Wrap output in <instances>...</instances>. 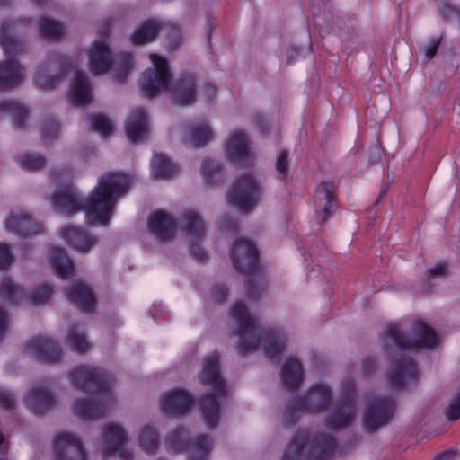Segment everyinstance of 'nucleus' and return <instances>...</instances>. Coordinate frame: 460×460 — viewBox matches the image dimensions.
I'll return each instance as SVG.
<instances>
[{
	"mask_svg": "<svg viewBox=\"0 0 460 460\" xmlns=\"http://www.w3.org/2000/svg\"><path fill=\"white\" fill-rule=\"evenodd\" d=\"M131 179L122 173L102 175L88 199L81 198L76 189L66 183L52 195V207L60 213L73 215L85 211L91 224L106 225L113 215L117 201L128 190Z\"/></svg>",
	"mask_w": 460,
	"mask_h": 460,
	"instance_id": "nucleus-1",
	"label": "nucleus"
},
{
	"mask_svg": "<svg viewBox=\"0 0 460 460\" xmlns=\"http://www.w3.org/2000/svg\"><path fill=\"white\" fill-rule=\"evenodd\" d=\"M411 332L412 337H408L399 323L390 324L385 332L384 353L391 360L387 380L394 389L417 380V366L409 356V349H431L438 342L436 332L422 322L413 323Z\"/></svg>",
	"mask_w": 460,
	"mask_h": 460,
	"instance_id": "nucleus-2",
	"label": "nucleus"
},
{
	"mask_svg": "<svg viewBox=\"0 0 460 460\" xmlns=\"http://www.w3.org/2000/svg\"><path fill=\"white\" fill-rule=\"evenodd\" d=\"M69 376L75 387L95 394L91 399L75 402L73 411L79 419H97L114 403L111 391L113 378L105 371L90 366H77L70 370Z\"/></svg>",
	"mask_w": 460,
	"mask_h": 460,
	"instance_id": "nucleus-3",
	"label": "nucleus"
},
{
	"mask_svg": "<svg viewBox=\"0 0 460 460\" xmlns=\"http://www.w3.org/2000/svg\"><path fill=\"white\" fill-rule=\"evenodd\" d=\"M230 316L237 324L234 332L239 336V350L242 353L254 351L262 343L268 358H279L286 345V337L280 331L263 330L258 320L240 302L233 305Z\"/></svg>",
	"mask_w": 460,
	"mask_h": 460,
	"instance_id": "nucleus-4",
	"label": "nucleus"
},
{
	"mask_svg": "<svg viewBox=\"0 0 460 460\" xmlns=\"http://www.w3.org/2000/svg\"><path fill=\"white\" fill-rule=\"evenodd\" d=\"M13 23L3 22L0 28V45L5 59L0 62V90L15 87L22 83L25 70L15 57L23 53L24 43L13 34Z\"/></svg>",
	"mask_w": 460,
	"mask_h": 460,
	"instance_id": "nucleus-5",
	"label": "nucleus"
},
{
	"mask_svg": "<svg viewBox=\"0 0 460 460\" xmlns=\"http://www.w3.org/2000/svg\"><path fill=\"white\" fill-rule=\"evenodd\" d=\"M264 188L252 172L240 174L227 192V202L243 211H250L261 200Z\"/></svg>",
	"mask_w": 460,
	"mask_h": 460,
	"instance_id": "nucleus-6",
	"label": "nucleus"
},
{
	"mask_svg": "<svg viewBox=\"0 0 460 460\" xmlns=\"http://www.w3.org/2000/svg\"><path fill=\"white\" fill-rule=\"evenodd\" d=\"M332 399V393L325 385H315L303 398L287 406L284 413L285 423L293 425L298 419L297 411L317 412L323 411Z\"/></svg>",
	"mask_w": 460,
	"mask_h": 460,
	"instance_id": "nucleus-7",
	"label": "nucleus"
},
{
	"mask_svg": "<svg viewBox=\"0 0 460 460\" xmlns=\"http://www.w3.org/2000/svg\"><path fill=\"white\" fill-rule=\"evenodd\" d=\"M127 441L128 435L121 425L107 424L102 433L103 460H133L132 451L125 447Z\"/></svg>",
	"mask_w": 460,
	"mask_h": 460,
	"instance_id": "nucleus-8",
	"label": "nucleus"
},
{
	"mask_svg": "<svg viewBox=\"0 0 460 460\" xmlns=\"http://www.w3.org/2000/svg\"><path fill=\"white\" fill-rule=\"evenodd\" d=\"M343 398L337 402L334 411L327 418L326 426L330 429H341L350 425L357 416L356 403L354 402L355 385L351 379L342 384Z\"/></svg>",
	"mask_w": 460,
	"mask_h": 460,
	"instance_id": "nucleus-9",
	"label": "nucleus"
},
{
	"mask_svg": "<svg viewBox=\"0 0 460 460\" xmlns=\"http://www.w3.org/2000/svg\"><path fill=\"white\" fill-rule=\"evenodd\" d=\"M150 58L154 67L145 71L140 86L142 92L148 98H152L161 91L165 90L171 80L167 61L155 54L150 55Z\"/></svg>",
	"mask_w": 460,
	"mask_h": 460,
	"instance_id": "nucleus-10",
	"label": "nucleus"
},
{
	"mask_svg": "<svg viewBox=\"0 0 460 460\" xmlns=\"http://www.w3.org/2000/svg\"><path fill=\"white\" fill-rule=\"evenodd\" d=\"M181 228L190 243V252L199 261L208 260V252L199 246L206 234V226L202 217L194 210H186L182 214Z\"/></svg>",
	"mask_w": 460,
	"mask_h": 460,
	"instance_id": "nucleus-11",
	"label": "nucleus"
},
{
	"mask_svg": "<svg viewBox=\"0 0 460 460\" xmlns=\"http://www.w3.org/2000/svg\"><path fill=\"white\" fill-rule=\"evenodd\" d=\"M68 68L66 58L59 54L48 57L41 64L34 77L37 87L42 90L53 89L66 75Z\"/></svg>",
	"mask_w": 460,
	"mask_h": 460,
	"instance_id": "nucleus-12",
	"label": "nucleus"
},
{
	"mask_svg": "<svg viewBox=\"0 0 460 460\" xmlns=\"http://www.w3.org/2000/svg\"><path fill=\"white\" fill-rule=\"evenodd\" d=\"M394 411V402L390 397H374L366 405L363 415L364 429L375 432L386 425Z\"/></svg>",
	"mask_w": 460,
	"mask_h": 460,
	"instance_id": "nucleus-13",
	"label": "nucleus"
},
{
	"mask_svg": "<svg viewBox=\"0 0 460 460\" xmlns=\"http://www.w3.org/2000/svg\"><path fill=\"white\" fill-rule=\"evenodd\" d=\"M229 254L234 269L244 275H249L257 268V250L246 239H235Z\"/></svg>",
	"mask_w": 460,
	"mask_h": 460,
	"instance_id": "nucleus-14",
	"label": "nucleus"
},
{
	"mask_svg": "<svg viewBox=\"0 0 460 460\" xmlns=\"http://www.w3.org/2000/svg\"><path fill=\"white\" fill-rule=\"evenodd\" d=\"M226 155L240 165L250 166L253 164L254 155L245 132L235 130L229 135L226 146Z\"/></svg>",
	"mask_w": 460,
	"mask_h": 460,
	"instance_id": "nucleus-15",
	"label": "nucleus"
},
{
	"mask_svg": "<svg viewBox=\"0 0 460 460\" xmlns=\"http://www.w3.org/2000/svg\"><path fill=\"white\" fill-rule=\"evenodd\" d=\"M56 460H87L80 438L70 432H61L54 439Z\"/></svg>",
	"mask_w": 460,
	"mask_h": 460,
	"instance_id": "nucleus-16",
	"label": "nucleus"
},
{
	"mask_svg": "<svg viewBox=\"0 0 460 460\" xmlns=\"http://www.w3.org/2000/svg\"><path fill=\"white\" fill-rule=\"evenodd\" d=\"M25 352L40 362L54 363L60 359L62 350L52 340L38 337L27 342Z\"/></svg>",
	"mask_w": 460,
	"mask_h": 460,
	"instance_id": "nucleus-17",
	"label": "nucleus"
},
{
	"mask_svg": "<svg viewBox=\"0 0 460 460\" xmlns=\"http://www.w3.org/2000/svg\"><path fill=\"white\" fill-rule=\"evenodd\" d=\"M314 206L318 223L323 224L337 208L333 183L323 182L316 188Z\"/></svg>",
	"mask_w": 460,
	"mask_h": 460,
	"instance_id": "nucleus-18",
	"label": "nucleus"
},
{
	"mask_svg": "<svg viewBox=\"0 0 460 460\" xmlns=\"http://www.w3.org/2000/svg\"><path fill=\"white\" fill-rule=\"evenodd\" d=\"M199 380L211 386L217 393L223 394L226 391L225 382L219 372L218 353L213 352L206 357L199 373Z\"/></svg>",
	"mask_w": 460,
	"mask_h": 460,
	"instance_id": "nucleus-19",
	"label": "nucleus"
},
{
	"mask_svg": "<svg viewBox=\"0 0 460 460\" xmlns=\"http://www.w3.org/2000/svg\"><path fill=\"white\" fill-rule=\"evenodd\" d=\"M192 402L190 395L183 390H172L161 400L163 412L172 416L185 414Z\"/></svg>",
	"mask_w": 460,
	"mask_h": 460,
	"instance_id": "nucleus-20",
	"label": "nucleus"
},
{
	"mask_svg": "<svg viewBox=\"0 0 460 460\" xmlns=\"http://www.w3.org/2000/svg\"><path fill=\"white\" fill-rule=\"evenodd\" d=\"M125 130L128 138L133 143L141 142L147 137V117L142 109H136L131 111L125 123Z\"/></svg>",
	"mask_w": 460,
	"mask_h": 460,
	"instance_id": "nucleus-21",
	"label": "nucleus"
},
{
	"mask_svg": "<svg viewBox=\"0 0 460 460\" xmlns=\"http://www.w3.org/2000/svg\"><path fill=\"white\" fill-rule=\"evenodd\" d=\"M150 232L162 241H168L174 236L176 223L164 211H156L148 219Z\"/></svg>",
	"mask_w": 460,
	"mask_h": 460,
	"instance_id": "nucleus-22",
	"label": "nucleus"
},
{
	"mask_svg": "<svg viewBox=\"0 0 460 460\" xmlns=\"http://www.w3.org/2000/svg\"><path fill=\"white\" fill-rule=\"evenodd\" d=\"M59 235L80 252H88L97 243L96 237L73 226L62 228Z\"/></svg>",
	"mask_w": 460,
	"mask_h": 460,
	"instance_id": "nucleus-23",
	"label": "nucleus"
},
{
	"mask_svg": "<svg viewBox=\"0 0 460 460\" xmlns=\"http://www.w3.org/2000/svg\"><path fill=\"white\" fill-rule=\"evenodd\" d=\"M5 228L8 231L18 233L22 235L31 234H40L42 231V226L31 217L27 213L11 214L5 223Z\"/></svg>",
	"mask_w": 460,
	"mask_h": 460,
	"instance_id": "nucleus-24",
	"label": "nucleus"
},
{
	"mask_svg": "<svg viewBox=\"0 0 460 460\" xmlns=\"http://www.w3.org/2000/svg\"><path fill=\"white\" fill-rule=\"evenodd\" d=\"M67 299L84 312H92L95 307V299L91 288L81 283H75L66 291Z\"/></svg>",
	"mask_w": 460,
	"mask_h": 460,
	"instance_id": "nucleus-25",
	"label": "nucleus"
},
{
	"mask_svg": "<svg viewBox=\"0 0 460 460\" xmlns=\"http://www.w3.org/2000/svg\"><path fill=\"white\" fill-rule=\"evenodd\" d=\"M88 57L90 69L93 75L106 73L112 63L110 50L103 41L95 43L90 49Z\"/></svg>",
	"mask_w": 460,
	"mask_h": 460,
	"instance_id": "nucleus-26",
	"label": "nucleus"
},
{
	"mask_svg": "<svg viewBox=\"0 0 460 460\" xmlns=\"http://www.w3.org/2000/svg\"><path fill=\"white\" fill-rule=\"evenodd\" d=\"M195 79L188 75L171 85L170 91L173 102L181 105H188L195 101Z\"/></svg>",
	"mask_w": 460,
	"mask_h": 460,
	"instance_id": "nucleus-27",
	"label": "nucleus"
},
{
	"mask_svg": "<svg viewBox=\"0 0 460 460\" xmlns=\"http://www.w3.org/2000/svg\"><path fill=\"white\" fill-rule=\"evenodd\" d=\"M25 402L34 413L42 414L55 404V400L47 388L40 386L31 388L27 394Z\"/></svg>",
	"mask_w": 460,
	"mask_h": 460,
	"instance_id": "nucleus-28",
	"label": "nucleus"
},
{
	"mask_svg": "<svg viewBox=\"0 0 460 460\" xmlns=\"http://www.w3.org/2000/svg\"><path fill=\"white\" fill-rule=\"evenodd\" d=\"M92 98V87L88 76L82 71L75 72L71 87L72 102L78 106H84L90 103Z\"/></svg>",
	"mask_w": 460,
	"mask_h": 460,
	"instance_id": "nucleus-29",
	"label": "nucleus"
},
{
	"mask_svg": "<svg viewBox=\"0 0 460 460\" xmlns=\"http://www.w3.org/2000/svg\"><path fill=\"white\" fill-rule=\"evenodd\" d=\"M336 447L332 437L322 434L314 438L308 460H331Z\"/></svg>",
	"mask_w": 460,
	"mask_h": 460,
	"instance_id": "nucleus-30",
	"label": "nucleus"
},
{
	"mask_svg": "<svg viewBox=\"0 0 460 460\" xmlns=\"http://www.w3.org/2000/svg\"><path fill=\"white\" fill-rule=\"evenodd\" d=\"M280 378L288 389L297 387L303 381V370L300 362L295 358H288L284 362Z\"/></svg>",
	"mask_w": 460,
	"mask_h": 460,
	"instance_id": "nucleus-31",
	"label": "nucleus"
},
{
	"mask_svg": "<svg viewBox=\"0 0 460 460\" xmlns=\"http://www.w3.org/2000/svg\"><path fill=\"white\" fill-rule=\"evenodd\" d=\"M49 261L58 276L66 279L73 275L75 270L74 264L67 257L64 249L51 247Z\"/></svg>",
	"mask_w": 460,
	"mask_h": 460,
	"instance_id": "nucleus-32",
	"label": "nucleus"
},
{
	"mask_svg": "<svg viewBox=\"0 0 460 460\" xmlns=\"http://www.w3.org/2000/svg\"><path fill=\"white\" fill-rule=\"evenodd\" d=\"M25 296L23 288L15 284L9 277L0 281V301L3 305H14L21 302Z\"/></svg>",
	"mask_w": 460,
	"mask_h": 460,
	"instance_id": "nucleus-33",
	"label": "nucleus"
},
{
	"mask_svg": "<svg viewBox=\"0 0 460 460\" xmlns=\"http://www.w3.org/2000/svg\"><path fill=\"white\" fill-rule=\"evenodd\" d=\"M3 114L12 117L15 128H24V122L28 119V111L22 104L13 100L0 101V115Z\"/></svg>",
	"mask_w": 460,
	"mask_h": 460,
	"instance_id": "nucleus-34",
	"label": "nucleus"
},
{
	"mask_svg": "<svg viewBox=\"0 0 460 460\" xmlns=\"http://www.w3.org/2000/svg\"><path fill=\"white\" fill-rule=\"evenodd\" d=\"M162 29V24L156 21H146L132 34L131 40L135 45H142L154 40Z\"/></svg>",
	"mask_w": 460,
	"mask_h": 460,
	"instance_id": "nucleus-35",
	"label": "nucleus"
},
{
	"mask_svg": "<svg viewBox=\"0 0 460 460\" xmlns=\"http://www.w3.org/2000/svg\"><path fill=\"white\" fill-rule=\"evenodd\" d=\"M203 420L207 426L214 428L219 418V398L209 394L205 395L201 402Z\"/></svg>",
	"mask_w": 460,
	"mask_h": 460,
	"instance_id": "nucleus-36",
	"label": "nucleus"
},
{
	"mask_svg": "<svg viewBox=\"0 0 460 460\" xmlns=\"http://www.w3.org/2000/svg\"><path fill=\"white\" fill-rule=\"evenodd\" d=\"M308 438L309 433L306 430L299 431L286 447L282 460H300Z\"/></svg>",
	"mask_w": 460,
	"mask_h": 460,
	"instance_id": "nucleus-37",
	"label": "nucleus"
},
{
	"mask_svg": "<svg viewBox=\"0 0 460 460\" xmlns=\"http://www.w3.org/2000/svg\"><path fill=\"white\" fill-rule=\"evenodd\" d=\"M152 169L155 178L169 179L173 177L178 169L167 156L163 154H156L152 160Z\"/></svg>",
	"mask_w": 460,
	"mask_h": 460,
	"instance_id": "nucleus-38",
	"label": "nucleus"
},
{
	"mask_svg": "<svg viewBox=\"0 0 460 460\" xmlns=\"http://www.w3.org/2000/svg\"><path fill=\"white\" fill-rule=\"evenodd\" d=\"M187 137L192 146L199 147L212 140L213 133L207 123L200 122L190 127Z\"/></svg>",
	"mask_w": 460,
	"mask_h": 460,
	"instance_id": "nucleus-39",
	"label": "nucleus"
},
{
	"mask_svg": "<svg viewBox=\"0 0 460 460\" xmlns=\"http://www.w3.org/2000/svg\"><path fill=\"white\" fill-rule=\"evenodd\" d=\"M201 173L205 182L209 185L217 184L224 176L222 164L212 158L202 160Z\"/></svg>",
	"mask_w": 460,
	"mask_h": 460,
	"instance_id": "nucleus-40",
	"label": "nucleus"
},
{
	"mask_svg": "<svg viewBox=\"0 0 460 460\" xmlns=\"http://www.w3.org/2000/svg\"><path fill=\"white\" fill-rule=\"evenodd\" d=\"M139 447L147 454H155L159 446L156 429L149 425L141 428L138 435Z\"/></svg>",
	"mask_w": 460,
	"mask_h": 460,
	"instance_id": "nucleus-41",
	"label": "nucleus"
},
{
	"mask_svg": "<svg viewBox=\"0 0 460 460\" xmlns=\"http://www.w3.org/2000/svg\"><path fill=\"white\" fill-rule=\"evenodd\" d=\"M66 342L78 353H84L90 348L84 331L77 325H71L68 328Z\"/></svg>",
	"mask_w": 460,
	"mask_h": 460,
	"instance_id": "nucleus-42",
	"label": "nucleus"
},
{
	"mask_svg": "<svg viewBox=\"0 0 460 460\" xmlns=\"http://www.w3.org/2000/svg\"><path fill=\"white\" fill-rule=\"evenodd\" d=\"M212 449V439L207 435L200 436L190 445V460H208Z\"/></svg>",
	"mask_w": 460,
	"mask_h": 460,
	"instance_id": "nucleus-43",
	"label": "nucleus"
},
{
	"mask_svg": "<svg viewBox=\"0 0 460 460\" xmlns=\"http://www.w3.org/2000/svg\"><path fill=\"white\" fill-rule=\"evenodd\" d=\"M40 31L47 39L58 40L64 33V26L49 18H42L40 22Z\"/></svg>",
	"mask_w": 460,
	"mask_h": 460,
	"instance_id": "nucleus-44",
	"label": "nucleus"
},
{
	"mask_svg": "<svg viewBox=\"0 0 460 460\" xmlns=\"http://www.w3.org/2000/svg\"><path fill=\"white\" fill-rule=\"evenodd\" d=\"M167 442L174 452H182L190 445L188 433L181 428L172 430L167 438Z\"/></svg>",
	"mask_w": 460,
	"mask_h": 460,
	"instance_id": "nucleus-45",
	"label": "nucleus"
},
{
	"mask_svg": "<svg viewBox=\"0 0 460 460\" xmlns=\"http://www.w3.org/2000/svg\"><path fill=\"white\" fill-rule=\"evenodd\" d=\"M133 58L129 53H123L119 57L114 58V66L118 67V71L114 75L117 82L125 81L128 70L132 67Z\"/></svg>",
	"mask_w": 460,
	"mask_h": 460,
	"instance_id": "nucleus-46",
	"label": "nucleus"
},
{
	"mask_svg": "<svg viewBox=\"0 0 460 460\" xmlns=\"http://www.w3.org/2000/svg\"><path fill=\"white\" fill-rule=\"evenodd\" d=\"M91 127L103 137L111 136L114 128L112 121L102 114H97L91 119Z\"/></svg>",
	"mask_w": 460,
	"mask_h": 460,
	"instance_id": "nucleus-47",
	"label": "nucleus"
},
{
	"mask_svg": "<svg viewBox=\"0 0 460 460\" xmlns=\"http://www.w3.org/2000/svg\"><path fill=\"white\" fill-rule=\"evenodd\" d=\"M19 163L23 169L36 171L45 166L46 160L37 154H24L20 156Z\"/></svg>",
	"mask_w": 460,
	"mask_h": 460,
	"instance_id": "nucleus-48",
	"label": "nucleus"
},
{
	"mask_svg": "<svg viewBox=\"0 0 460 460\" xmlns=\"http://www.w3.org/2000/svg\"><path fill=\"white\" fill-rule=\"evenodd\" d=\"M53 290L50 286L42 284L31 294V300L36 305H44L50 297Z\"/></svg>",
	"mask_w": 460,
	"mask_h": 460,
	"instance_id": "nucleus-49",
	"label": "nucleus"
},
{
	"mask_svg": "<svg viewBox=\"0 0 460 460\" xmlns=\"http://www.w3.org/2000/svg\"><path fill=\"white\" fill-rule=\"evenodd\" d=\"M59 124L54 119H46L41 128V137L44 140H50L58 137Z\"/></svg>",
	"mask_w": 460,
	"mask_h": 460,
	"instance_id": "nucleus-50",
	"label": "nucleus"
},
{
	"mask_svg": "<svg viewBox=\"0 0 460 460\" xmlns=\"http://www.w3.org/2000/svg\"><path fill=\"white\" fill-rule=\"evenodd\" d=\"M441 15L446 22L458 21L460 22L459 11L447 3H442L440 7Z\"/></svg>",
	"mask_w": 460,
	"mask_h": 460,
	"instance_id": "nucleus-51",
	"label": "nucleus"
},
{
	"mask_svg": "<svg viewBox=\"0 0 460 460\" xmlns=\"http://www.w3.org/2000/svg\"><path fill=\"white\" fill-rule=\"evenodd\" d=\"M0 405L9 411H12L16 405V398L13 394L3 387H0Z\"/></svg>",
	"mask_w": 460,
	"mask_h": 460,
	"instance_id": "nucleus-52",
	"label": "nucleus"
},
{
	"mask_svg": "<svg viewBox=\"0 0 460 460\" xmlns=\"http://www.w3.org/2000/svg\"><path fill=\"white\" fill-rule=\"evenodd\" d=\"M13 257L11 253L10 247L7 243H0V270H4L10 266Z\"/></svg>",
	"mask_w": 460,
	"mask_h": 460,
	"instance_id": "nucleus-53",
	"label": "nucleus"
},
{
	"mask_svg": "<svg viewBox=\"0 0 460 460\" xmlns=\"http://www.w3.org/2000/svg\"><path fill=\"white\" fill-rule=\"evenodd\" d=\"M71 172L68 169H59L51 172V181L59 187L62 182L68 181L71 179Z\"/></svg>",
	"mask_w": 460,
	"mask_h": 460,
	"instance_id": "nucleus-54",
	"label": "nucleus"
},
{
	"mask_svg": "<svg viewBox=\"0 0 460 460\" xmlns=\"http://www.w3.org/2000/svg\"><path fill=\"white\" fill-rule=\"evenodd\" d=\"M288 168V158L287 151L283 150L279 153L276 162V169L282 175L283 178L287 177Z\"/></svg>",
	"mask_w": 460,
	"mask_h": 460,
	"instance_id": "nucleus-55",
	"label": "nucleus"
},
{
	"mask_svg": "<svg viewBox=\"0 0 460 460\" xmlns=\"http://www.w3.org/2000/svg\"><path fill=\"white\" fill-rule=\"evenodd\" d=\"M439 45L440 39H432L424 48V54L427 60H430L437 54Z\"/></svg>",
	"mask_w": 460,
	"mask_h": 460,
	"instance_id": "nucleus-56",
	"label": "nucleus"
},
{
	"mask_svg": "<svg viewBox=\"0 0 460 460\" xmlns=\"http://www.w3.org/2000/svg\"><path fill=\"white\" fill-rule=\"evenodd\" d=\"M430 277H444L447 274V265L445 262L437 264L429 270Z\"/></svg>",
	"mask_w": 460,
	"mask_h": 460,
	"instance_id": "nucleus-57",
	"label": "nucleus"
},
{
	"mask_svg": "<svg viewBox=\"0 0 460 460\" xmlns=\"http://www.w3.org/2000/svg\"><path fill=\"white\" fill-rule=\"evenodd\" d=\"M9 326L8 314L0 308V341L4 338Z\"/></svg>",
	"mask_w": 460,
	"mask_h": 460,
	"instance_id": "nucleus-58",
	"label": "nucleus"
},
{
	"mask_svg": "<svg viewBox=\"0 0 460 460\" xmlns=\"http://www.w3.org/2000/svg\"><path fill=\"white\" fill-rule=\"evenodd\" d=\"M227 295H228V290L225 286L217 285L214 287L213 296L218 302L225 300L226 297L227 296Z\"/></svg>",
	"mask_w": 460,
	"mask_h": 460,
	"instance_id": "nucleus-59",
	"label": "nucleus"
},
{
	"mask_svg": "<svg viewBox=\"0 0 460 460\" xmlns=\"http://www.w3.org/2000/svg\"><path fill=\"white\" fill-rule=\"evenodd\" d=\"M238 223L232 218L225 217L221 223V227L228 232H234L237 229Z\"/></svg>",
	"mask_w": 460,
	"mask_h": 460,
	"instance_id": "nucleus-60",
	"label": "nucleus"
},
{
	"mask_svg": "<svg viewBox=\"0 0 460 460\" xmlns=\"http://www.w3.org/2000/svg\"><path fill=\"white\" fill-rule=\"evenodd\" d=\"M362 369L366 375L371 374L376 369V361L371 358H367L363 361Z\"/></svg>",
	"mask_w": 460,
	"mask_h": 460,
	"instance_id": "nucleus-61",
	"label": "nucleus"
},
{
	"mask_svg": "<svg viewBox=\"0 0 460 460\" xmlns=\"http://www.w3.org/2000/svg\"><path fill=\"white\" fill-rule=\"evenodd\" d=\"M203 91H204V94L207 96V98L212 102L216 95V87L211 84H207L204 87Z\"/></svg>",
	"mask_w": 460,
	"mask_h": 460,
	"instance_id": "nucleus-62",
	"label": "nucleus"
},
{
	"mask_svg": "<svg viewBox=\"0 0 460 460\" xmlns=\"http://www.w3.org/2000/svg\"><path fill=\"white\" fill-rule=\"evenodd\" d=\"M111 22L110 21H105L103 22V24L101 26L100 28V31L99 33L102 36H108L110 31H111V25H110Z\"/></svg>",
	"mask_w": 460,
	"mask_h": 460,
	"instance_id": "nucleus-63",
	"label": "nucleus"
},
{
	"mask_svg": "<svg viewBox=\"0 0 460 460\" xmlns=\"http://www.w3.org/2000/svg\"><path fill=\"white\" fill-rule=\"evenodd\" d=\"M454 455L451 452H444L438 455L435 460H453Z\"/></svg>",
	"mask_w": 460,
	"mask_h": 460,
	"instance_id": "nucleus-64",
	"label": "nucleus"
}]
</instances>
